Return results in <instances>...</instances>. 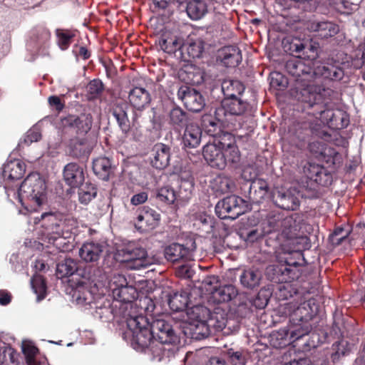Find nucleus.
Instances as JSON below:
<instances>
[{
	"instance_id": "1",
	"label": "nucleus",
	"mask_w": 365,
	"mask_h": 365,
	"mask_svg": "<svg viewBox=\"0 0 365 365\" xmlns=\"http://www.w3.org/2000/svg\"><path fill=\"white\" fill-rule=\"evenodd\" d=\"M302 215L297 213L283 218L279 213L270 212L267 216V224L270 229L267 232H281L282 237L284 239L282 243L284 250L289 253L297 252L307 241L302 231Z\"/></svg>"
},
{
	"instance_id": "2",
	"label": "nucleus",
	"mask_w": 365,
	"mask_h": 365,
	"mask_svg": "<svg viewBox=\"0 0 365 365\" xmlns=\"http://www.w3.org/2000/svg\"><path fill=\"white\" fill-rule=\"evenodd\" d=\"M319 306L313 298L302 302H291L284 304V314L289 319L290 337L300 340L309 335L311 331L309 320L317 314Z\"/></svg>"
},
{
	"instance_id": "3",
	"label": "nucleus",
	"mask_w": 365,
	"mask_h": 365,
	"mask_svg": "<svg viewBox=\"0 0 365 365\" xmlns=\"http://www.w3.org/2000/svg\"><path fill=\"white\" fill-rule=\"evenodd\" d=\"M128 329L132 334L131 344L137 351H150L155 356H160L162 347L157 344L151 327L142 314L129 315L126 319Z\"/></svg>"
},
{
	"instance_id": "4",
	"label": "nucleus",
	"mask_w": 365,
	"mask_h": 365,
	"mask_svg": "<svg viewBox=\"0 0 365 365\" xmlns=\"http://www.w3.org/2000/svg\"><path fill=\"white\" fill-rule=\"evenodd\" d=\"M315 77L301 79L295 83L292 96L303 104L307 109H315L322 106V103L329 96L331 90L315 83Z\"/></svg>"
},
{
	"instance_id": "5",
	"label": "nucleus",
	"mask_w": 365,
	"mask_h": 365,
	"mask_svg": "<svg viewBox=\"0 0 365 365\" xmlns=\"http://www.w3.org/2000/svg\"><path fill=\"white\" fill-rule=\"evenodd\" d=\"M22 197L27 198L38 207L46 203V186L45 180L37 173L29 174L22 182L19 190Z\"/></svg>"
},
{
	"instance_id": "6",
	"label": "nucleus",
	"mask_w": 365,
	"mask_h": 365,
	"mask_svg": "<svg viewBox=\"0 0 365 365\" xmlns=\"http://www.w3.org/2000/svg\"><path fill=\"white\" fill-rule=\"evenodd\" d=\"M252 106L250 103L242 98H224L221 104L215 109V115L219 120L225 124L232 123V118L241 116L251 110Z\"/></svg>"
},
{
	"instance_id": "7",
	"label": "nucleus",
	"mask_w": 365,
	"mask_h": 365,
	"mask_svg": "<svg viewBox=\"0 0 365 365\" xmlns=\"http://www.w3.org/2000/svg\"><path fill=\"white\" fill-rule=\"evenodd\" d=\"M122 261L128 263L130 269H139L154 264L157 259L148 255L146 250L134 244H130L119 252Z\"/></svg>"
},
{
	"instance_id": "8",
	"label": "nucleus",
	"mask_w": 365,
	"mask_h": 365,
	"mask_svg": "<svg viewBox=\"0 0 365 365\" xmlns=\"http://www.w3.org/2000/svg\"><path fill=\"white\" fill-rule=\"evenodd\" d=\"M245 203L242 198L230 195L217 203L215 212L221 219L235 220L245 212Z\"/></svg>"
},
{
	"instance_id": "9",
	"label": "nucleus",
	"mask_w": 365,
	"mask_h": 365,
	"mask_svg": "<svg viewBox=\"0 0 365 365\" xmlns=\"http://www.w3.org/2000/svg\"><path fill=\"white\" fill-rule=\"evenodd\" d=\"M128 105L124 102H120L114 104L111 111L119 128L125 134L128 133L132 129L138 130L141 126V123L139 120L140 113L136 111L133 112L132 122L130 123L128 116Z\"/></svg>"
},
{
	"instance_id": "10",
	"label": "nucleus",
	"mask_w": 365,
	"mask_h": 365,
	"mask_svg": "<svg viewBox=\"0 0 365 365\" xmlns=\"http://www.w3.org/2000/svg\"><path fill=\"white\" fill-rule=\"evenodd\" d=\"M150 327L159 347H161L163 344H176L179 341V339L172 326L165 320L162 319H155L152 322Z\"/></svg>"
},
{
	"instance_id": "11",
	"label": "nucleus",
	"mask_w": 365,
	"mask_h": 365,
	"mask_svg": "<svg viewBox=\"0 0 365 365\" xmlns=\"http://www.w3.org/2000/svg\"><path fill=\"white\" fill-rule=\"evenodd\" d=\"M178 97L187 109L197 113L202 110L205 105L202 95L195 88L187 86H181L178 91Z\"/></svg>"
},
{
	"instance_id": "12",
	"label": "nucleus",
	"mask_w": 365,
	"mask_h": 365,
	"mask_svg": "<svg viewBox=\"0 0 365 365\" xmlns=\"http://www.w3.org/2000/svg\"><path fill=\"white\" fill-rule=\"evenodd\" d=\"M299 194L291 190L276 188L272 192L274 203L279 207L287 210H296L300 205Z\"/></svg>"
},
{
	"instance_id": "13",
	"label": "nucleus",
	"mask_w": 365,
	"mask_h": 365,
	"mask_svg": "<svg viewBox=\"0 0 365 365\" xmlns=\"http://www.w3.org/2000/svg\"><path fill=\"white\" fill-rule=\"evenodd\" d=\"M64 128L73 129L76 134L84 135L91 128L93 117L90 113H82L80 115H69L61 120Z\"/></svg>"
},
{
	"instance_id": "14",
	"label": "nucleus",
	"mask_w": 365,
	"mask_h": 365,
	"mask_svg": "<svg viewBox=\"0 0 365 365\" xmlns=\"http://www.w3.org/2000/svg\"><path fill=\"white\" fill-rule=\"evenodd\" d=\"M307 28L315 37L320 39L331 38L340 30L338 24L329 21H309Z\"/></svg>"
},
{
	"instance_id": "15",
	"label": "nucleus",
	"mask_w": 365,
	"mask_h": 365,
	"mask_svg": "<svg viewBox=\"0 0 365 365\" xmlns=\"http://www.w3.org/2000/svg\"><path fill=\"white\" fill-rule=\"evenodd\" d=\"M103 242L88 241L84 242L78 251L80 258L86 263H97L103 257L106 250Z\"/></svg>"
},
{
	"instance_id": "16",
	"label": "nucleus",
	"mask_w": 365,
	"mask_h": 365,
	"mask_svg": "<svg viewBox=\"0 0 365 365\" xmlns=\"http://www.w3.org/2000/svg\"><path fill=\"white\" fill-rule=\"evenodd\" d=\"M170 147L164 143H158L150 150V165L158 170L165 169L170 164Z\"/></svg>"
},
{
	"instance_id": "17",
	"label": "nucleus",
	"mask_w": 365,
	"mask_h": 365,
	"mask_svg": "<svg viewBox=\"0 0 365 365\" xmlns=\"http://www.w3.org/2000/svg\"><path fill=\"white\" fill-rule=\"evenodd\" d=\"M285 68L287 71L295 78V83L301 79L314 78L316 76L315 71L310 66L307 65L301 58H292L287 61Z\"/></svg>"
},
{
	"instance_id": "18",
	"label": "nucleus",
	"mask_w": 365,
	"mask_h": 365,
	"mask_svg": "<svg viewBox=\"0 0 365 365\" xmlns=\"http://www.w3.org/2000/svg\"><path fill=\"white\" fill-rule=\"evenodd\" d=\"M76 227L77 222L73 217L61 215L55 236L51 237L49 240H53L52 243L57 247L60 245L58 241L61 239L70 238L72 230Z\"/></svg>"
},
{
	"instance_id": "19",
	"label": "nucleus",
	"mask_w": 365,
	"mask_h": 365,
	"mask_svg": "<svg viewBox=\"0 0 365 365\" xmlns=\"http://www.w3.org/2000/svg\"><path fill=\"white\" fill-rule=\"evenodd\" d=\"M203 156L208 164L220 170L225 168V158L222 153V149L218 147V144L207 143L203 147Z\"/></svg>"
},
{
	"instance_id": "20",
	"label": "nucleus",
	"mask_w": 365,
	"mask_h": 365,
	"mask_svg": "<svg viewBox=\"0 0 365 365\" xmlns=\"http://www.w3.org/2000/svg\"><path fill=\"white\" fill-rule=\"evenodd\" d=\"M195 249V246L190 249L182 245L173 243L165 247L164 255L165 257L171 262H177L181 259L190 261L192 259V252Z\"/></svg>"
},
{
	"instance_id": "21",
	"label": "nucleus",
	"mask_w": 365,
	"mask_h": 365,
	"mask_svg": "<svg viewBox=\"0 0 365 365\" xmlns=\"http://www.w3.org/2000/svg\"><path fill=\"white\" fill-rule=\"evenodd\" d=\"M63 179L72 187L80 186L85 180L83 168L75 163L67 164L63 169Z\"/></svg>"
},
{
	"instance_id": "22",
	"label": "nucleus",
	"mask_w": 365,
	"mask_h": 365,
	"mask_svg": "<svg viewBox=\"0 0 365 365\" xmlns=\"http://www.w3.org/2000/svg\"><path fill=\"white\" fill-rule=\"evenodd\" d=\"M128 100L133 108L140 110L150 104L151 96L145 88L136 86L129 91Z\"/></svg>"
},
{
	"instance_id": "23",
	"label": "nucleus",
	"mask_w": 365,
	"mask_h": 365,
	"mask_svg": "<svg viewBox=\"0 0 365 365\" xmlns=\"http://www.w3.org/2000/svg\"><path fill=\"white\" fill-rule=\"evenodd\" d=\"M202 138V130L195 123L186 124L182 135L183 145L189 148H195L200 145Z\"/></svg>"
},
{
	"instance_id": "24",
	"label": "nucleus",
	"mask_w": 365,
	"mask_h": 365,
	"mask_svg": "<svg viewBox=\"0 0 365 365\" xmlns=\"http://www.w3.org/2000/svg\"><path fill=\"white\" fill-rule=\"evenodd\" d=\"M160 220V215L155 210L144 207L137 217L138 225L140 228H154Z\"/></svg>"
},
{
	"instance_id": "25",
	"label": "nucleus",
	"mask_w": 365,
	"mask_h": 365,
	"mask_svg": "<svg viewBox=\"0 0 365 365\" xmlns=\"http://www.w3.org/2000/svg\"><path fill=\"white\" fill-rule=\"evenodd\" d=\"M297 262H287L279 265L275 272L279 275V281L281 282H289L299 277Z\"/></svg>"
},
{
	"instance_id": "26",
	"label": "nucleus",
	"mask_w": 365,
	"mask_h": 365,
	"mask_svg": "<svg viewBox=\"0 0 365 365\" xmlns=\"http://www.w3.org/2000/svg\"><path fill=\"white\" fill-rule=\"evenodd\" d=\"M268 192V184L262 179H257L250 183L248 197L253 203H259Z\"/></svg>"
},
{
	"instance_id": "27",
	"label": "nucleus",
	"mask_w": 365,
	"mask_h": 365,
	"mask_svg": "<svg viewBox=\"0 0 365 365\" xmlns=\"http://www.w3.org/2000/svg\"><path fill=\"white\" fill-rule=\"evenodd\" d=\"M220 56L222 63L226 67H236L242 61L241 51L235 46L224 47L220 51Z\"/></svg>"
},
{
	"instance_id": "28",
	"label": "nucleus",
	"mask_w": 365,
	"mask_h": 365,
	"mask_svg": "<svg viewBox=\"0 0 365 365\" xmlns=\"http://www.w3.org/2000/svg\"><path fill=\"white\" fill-rule=\"evenodd\" d=\"M24 164L19 160H14L4 165L2 175L4 178L14 180L20 179L24 175Z\"/></svg>"
},
{
	"instance_id": "29",
	"label": "nucleus",
	"mask_w": 365,
	"mask_h": 365,
	"mask_svg": "<svg viewBox=\"0 0 365 365\" xmlns=\"http://www.w3.org/2000/svg\"><path fill=\"white\" fill-rule=\"evenodd\" d=\"M93 170L100 179L108 180L113 172L110 159L106 157L95 159L93 161Z\"/></svg>"
},
{
	"instance_id": "30",
	"label": "nucleus",
	"mask_w": 365,
	"mask_h": 365,
	"mask_svg": "<svg viewBox=\"0 0 365 365\" xmlns=\"http://www.w3.org/2000/svg\"><path fill=\"white\" fill-rule=\"evenodd\" d=\"M207 5L202 0H191L186 7V12L190 19L197 21L203 18L207 13Z\"/></svg>"
},
{
	"instance_id": "31",
	"label": "nucleus",
	"mask_w": 365,
	"mask_h": 365,
	"mask_svg": "<svg viewBox=\"0 0 365 365\" xmlns=\"http://www.w3.org/2000/svg\"><path fill=\"white\" fill-rule=\"evenodd\" d=\"M212 190L217 195L233 192L235 187L234 181L225 175H217L211 182Z\"/></svg>"
},
{
	"instance_id": "32",
	"label": "nucleus",
	"mask_w": 365,
	"mask_h": 365,
	"mask_svg": "<svg viewBox=\"0 0 365 365\" xmlns=\"http://www.w3.org/2000/svg\"><path fill=\"white\" fill-rule=\"evenodd\" d=\"M61 215L53 212H43L41 215L40 218L35 217L34 222L37 224L41 222V226L48 230V234L55 235Z\"/></svg>"
},
{
	"instance_id": "33",
	"label": "nucleus",
	"mask_w": 365,
	"mask_h": 365,
	"mask_svg": "<svg viewBox=\"0 0 365 365\" xmlns=\"http://www.w3.org/2000/svg\"><path fill=\"white\" fill-rule=\"evenodd\" d=\"M222 91L225 98H238L242 96L245 86L239 81L227 79L222 83Z\"/></svg>"
},
{
	"instance_id": "34",
	"label": "nucleus",
	"mask_w": 365,
	"mask_h": 365,
	"mask_svg": "<svg viewBox=\"0 0 365 365\" xmlns=\"http://www.w3.org/2000/svg\"><path fill=\"white\" fill-rule=\"evenodd\" d=\"M316 74H320L325 78H329L332 81H339L344 77L343 69L336 64L326 63L319 66L317 68Z\"/></svg>"
},
{
	"instance_id": "35",
	"label": "nucleus",
	"mask_w": 365,
	"mask_h": 365,
	"mask_svg": "<svg viewBox=\"0 0 365 365\" xmlns=\"http://www.w3.org/2000/svg\"><path fill=\"white\" fill-rule=\"evenodd\" d=\"M237 295V288L232 285H225L212 291V297L217 303L227 302L234 299Z\"/></svg>"
},
{
	"instance_id": "36",
	"label": "nucleus",
	"mask_w": 365,
	"mask_h": 365,
	"mask_svg": "<svg viewBox=\"0 0 365 365\" xmlns=\"http://www.w3.org/2000/svg\"><path fill=\"white\" fill-rule=\"evenodd\" d=\"M189 302L188 293L186 291L175 292L168 298L170 308L174 312L184 310Z\"/></svg>"
},
{
	"instance_id": "37",
	"label": "nucleus",
	"mask_w": 365,
	"mask_h": 365,
	"mask_svg": "<svg viewBox=\"0 0 365 365\" xmlns=\"http://www.w3.org/2000/svg\"><path fill=\"white\" fill-rule=\"evenodd\" d=\"M162 50L168 53H174L183 46V40L176 36L163 35L160 40Z\"/></svg>"
},
{
	"instance_id": "38",
	"label": "nucleus",
	"mask_w": 365,
	"mask_h": 365,
	"mask_svg": "<svg viewBox=\"0 0 365 365\" xmlns=\"http://www.w3.org/2000/svg\"><path fill=\"white\" fill-rule=\"evenodd\" d=\"M262 274L257 269L245 270L240 276V282L244 287L254 289L259 285Z\"/></svg>"
},
{
	"instance_id": "39",
	"label": "nucleus",
	"mask_w": 365,
	"mask_h": 365,
	"mask_svg": "<svg viewBox=\"0 0 365 365\" xmlns=\"http://www.w3.org/2000/svg\"><path fill=\"white\" fill-rule=\"evenodd\" d=\"M290 337L289 329L286 330H279L272 333L269 336L270 344L277 349L286 346L291 342L296 341Z\"/></svg>"
},
{
	"instance_id": "40",
	"label": "nucleus",
	"mask_w": 365,
	"mask_h": 365,
	"mask_svg": "<svg viewBox=\"0 0 365 365\" xmlns=\"http://www.w3.org/2000/svg\"><path fill=\"white\" fill-rule=\"evenodd\" d=\"M115 299L125 302H132L137 297V292L133 286L128 284L121 288H115L113 293Z\"/></svg>"
},
{
	"instance_id": "41",
	"label": "nucleus",
	"mask_w": 365,
	"mask_h": 365,
	"mask_svg": "<svg viewBox=\"0 0 365 365\" xmlns=\"http://www.w3.org/2000/svg\"><path fill=\"white\" fill-rule=\"evenodd\" d=\"M303 170L307 178L314 180L319 184L322 183V176L323 175L325 176L327 175L324 169L315 163H307L304 165Z\"/></svg>"
},
{
	"instance_id": "42",
	"label": "nucleus",
	"mask_w": 365,
	"mask_h": 365,
	"mask_svg": "<svg viewBox=\"0 0 365 365\" xmlns=\"http://www.w3.org/2000/svg\"><path fill=\"white\" fill-rule=\"evenodd\" d=\"M207 322L212 331H222L226 327L227 320L225 313L220 312L217 309L212 314L210 313Z\"/></svg>"
},
{
	"instance_id": "43",
	"label": "nucleus",
	"mask_w": 365,
	"mask_h": 365,
	"mask_svg": "<svg viewBox=\"0 0 365 365\" xmlns=\"http://www.w3.org/2000/svg\"><path fill=\"white\" fill-rule=\"evenodd\" d=\"M188 328L192 334V337L197 339L207 337L212 332L210 327H208L207 322H199L193 321L192 322H188Z\"/></svg>"
},
{
	"instance_id": "44",
	"label": "nucleus",
	"mask_w": 365,
	"mask_h": 365,
	"mask_svg": "<svg viewBox=\"0 0 365 365\" xmlns=\"http://www.w3.org/2000/svg\"><path fill=\"white\" fill-rule=\"evenodd\" d=\"M331 359L334 363L339 361L341 357L350 352V345L346 340L336 341L331 346Z\"/></svg>"
},
{
	"instance_id": "45",
	"label": "nucleus",
	"mask_w": 365,
	"mask_h": 365,
	"mask_svg": "<svg viewBox=\"0 0 365 365\" xmlns=\"http://www.w3.org/2000/svg\"><path fill=\"white\" fill-rule=\"evenodd\" d=\"M210 312L206 307L197 305L192 307L187 312L189 322L193 321L204 322L208 320Z\"/></svg>"
},
{
	"instance_id": "46",
	"label": "nucleus",
	"mask_w": 365,
	"mask_h": 365,
	"mask_svg": "<svg viewBox=\"0 0 365 365\" xmlns=\"http://www.w3.org/2000/svg\"><path fill=\"white\" fill-rule=\"evenodd\" d=\"M335 110L328 108L327 99L322 103V106L317 107L312 114L317 118H319L324 124L329 125L333 116H334Z\"/></svg>"
},
{
	"instance_id": "47",
	"label": "nucleus",
	"mask_w": 365,
	"mask_h": 365,
	"mask_svg": "<svg viewBox=\"0 0 365 365\" xmlns=\"http://www.w3.org/2000/svg\"><path fill=\"white\" fill-rule=\"evenodd\" d=\"M187 121V113L180 107L173 108L169 113V122L175 128H182Z\"/></svg>"
},
{
	"instance_id": "48",
	"label": "nucleus",
	"mask_w": 365,
	"mask_h": 365,
	"mask_svg": "<svg viewBox=\"0 0 365 365\" xmlns=\"http://www.w3.org/2000/svg\"><path fill=\"white\" fill-rule=\"evenodd\" d=\"M178 195L173 187L169 185L159 188L156 192V198L168 205L173 204L177 200Z\"/></svg>"
},
{
	"instance_id": "49",
	"label": "nucleus",
	"mask_w": 365,
	"mask_h": 365,
	"mask_svg": "<svg viewBox=\"0 0 365 365\" xmlns=\"http://www.w3.org/2000/svg\"><path fill=\"white\" fill-rule=\"evenodd\" d=\"M77 270L76 262L71 259H65L63 262L57 264L56 271L60 277L71 276Z\"/></svg>"
},
{
	"instance_id": "50",
	"label": "nucleus",
	"mask_w": 365,
	"mask_h": 365,
	"mask_svg": "<svg viewBox=\"0 0 365 365\" xmlns=\"http://www.w3.org/2000/svg\"><path fill=\"white\" fill-rule=\"evenodd\" d=\"M31 284L34 293L37 295V301L43 299L46 292V285L43 277L40 274H35L31 279Z\"/></svg>"
},
{
	"instance_id": "51",
	"label": "nucleus",
	"mask_w": 365,
	"mask_h": 365,
	"mask_svg": "<svg viewBox=\"0 0 365 365\" xmlns=\"http://www.w3.org/2000/svg\"><path fill=\"white\" fill-rule=\"evenodd\" d=\"M97 195V189L92 184H86L78 191L79 201L82 204L87 205Z\"/></svg>"
},
{
	"instance_id": "52",
	"label": "nucleus",
	"mask_w": 365,
	"mask_h": 365,
	"mask_svg": "<svg viewBox=\"0 0 365 365\" xmlns=\"http://www.w3.org/2000/svg\"><path fill=\"white\" fill-rule=\"evenodd\" d=\"M224 158H225V166L230 164H237L240 160V152L237 146H231L222 149Z\"/></svg>"
},
{
	"instance_id": "53",
	"label": "nucleus",
	"mask_w": 365,
	"mask_h": 365,
	"mask_svg": "<svg viewBox=\"0 0 365 365\" xmlns=\"http://www.w3.org/2000/svg\"><path fill=\"white\" fill-rule=\"evenodd\" d=\"M213 143L218 144V147L222 149L230 148L231 146H237L235 136L228 132H224L219 135L214 140Z\"/></svg>"
},
{
	"instance_id": "54",
	"label": "nucleus",
	"mask_w": 365,
	"mask_h": 365,
	"mask_svg": "<svg viewBox=\"0 0 365 365\" xmlns=\"http://www.w3.org/2000/svg\"><path fill=\"white\" fill-rule=\"evenodd\" d=\"M202 122L203 126L207 129V131L210 133L215 132L216 128L219 127L220 124H222L225 125H228L229 124H225L221 120H219L215 114V116H212L210 114H205L202 117Z\"/></svg>"
},
{
	"instance_id": "55",
	"label": "nucleus",
	"mask_w": 365,
	"mask_h": 365,
	"mask_svg": "<svg viewBox=\"0 0 365 365\" xmlns=\"http://www.w3.org/2000/svg\"><path fill=\"white\" fill-rule=\"evenodd\" d=\"M349 235V231L345 230L342 227H337L329 235V239L332 245L338 246L347 240Z\"/></svg>"
},
{
	"instance_id": "56",
	"label": "nucleus",
	"mask_w": 365,
	"mask_h": 365,
	"mask_svg": "<svg viewBox=\"0 0 365 365\" xmlns=\"http://www.w3.org/2000/svg\"><path fill=\"white\" fill-rule=\"evenodd\" d=\"M22 349L26 356L27 365L40 364V363L36 359V356L38 353V349L35 346L31 344H25L23 346Z\"/></svg>"
},
{
	"instance_id": "57",
	"label": "nucleus",
	"mask_w": 365,
	"mask_h": 365,
	"mask_svg": "<svg viewBox=\"0 0 365 365\" xmlns=\"http://www.w3.org/2000/svg\"><path fill=\"white\" fill-rule=\"evenodd\" d=\"M193 182L191 180H182L180 184L178 197L183 200H188L192 194Z\"/></svg>"
},
{
	"instance_id": "58",
	"label": "nucleus",
	"mask_w": 365,
	"mask_h": 365,
	"mask_svg": "<svg viewBox=\"0 0 365 365\" xmlns=\"http://www.w3.org/2000/svg\"><path fill=\"white\" fill-rule=\"evenodd\" d=\"M88 92L91 98H96L103 90V86L100 80H93L88 85Z\"/></svg>"
},
{
	"instance_id": "59",
	"label": "nucleus",
	"mask_w": 365,
	"mask_h": 365,
	"mask_svg": "<svg viewBox=\"0 0 365 365\" xmlns=\"http://www.w3.org/2000/svg\"><path fill=\"white\" fill-rule=\"evenodd\" d=\"M41 138V135L37 129H31L26 133L24 138L20 141L19 145H29L34 142L38 141Z\"/></svg>"
},
{
	"instance_id": "60",
	"label": "nucleus",
	"mask_w": 365,
	"mask_h": 365,
	"mask_svg": "<svg viewBox=\"0 0 365 365\" xmlns=\"http://www.w3.org/2000/svg\"><path fill=\"white\" fill-rule=\"evenodd\" d=\"M287 82L286 78L279 72H274L270 76V85L279 89L285 88Z\"/></svg>"
},
{
	"instance_id": "61",
	"label": "nucleus",
	"mask_w": 365,
	"mask_h": 365,
	"mask_svg": "<svg viewBox=\"0 0 365 365\" xmlns=\"http://www.w3.org/2000/svg\"><path fill=\"white\" fill-rule=\"evenodd\" d=\"M58 43L62 50H66L71 44L73 35L69 32L58 31Z\"/></svg>"
},
{
	"instance_id": "62",
	"label": "nucleus",
	"mask_w": 365,
	"mask_h": 365,
	"mask_svg": "<svg viewBox=\"0 0 365 365\" xmlns=\"http://www.w3.org/2000/svg\"><path fill=\"white\" fill-rule=\"evenodd\" d=\"M128 284L125 277L120 274H115L111 277L109 282V287L112 289V292L113 293V289L115 288H121Z\"/></svg>"
},
{
	"instance_id": "63",
	"label": "nucleus",
	"mask_w": 365,
	"mask_h": 365,
	"mask_svg": "<svg viewBox=\"0 0 365 365\" xmlns=\"http://www.w3.org/2000/svg\"><path fill=\"white\" fill-rule=\"evenodd\" d=\"M336 117L339 118L338 123H335L336 129H342L346 128L349 123L348 114L343 110L336 109Z\"/></svg>"
},
{
	"instance_id": "64",
	"label": "nucleus",
	"mask_w": 365,
	"mask_h": 365,
	"mask_svg": "<svg viewBox=\"0 0 365 365\" xmlns=\"http://www.w3.org/2000/svg\"><path fill=\"white\" fill-rule=\"evenodd\" d=\"M187 51L190 57L200 58L202 52V47L200 43H191L187 47Z\"/></svg>"
}]
</instances>
